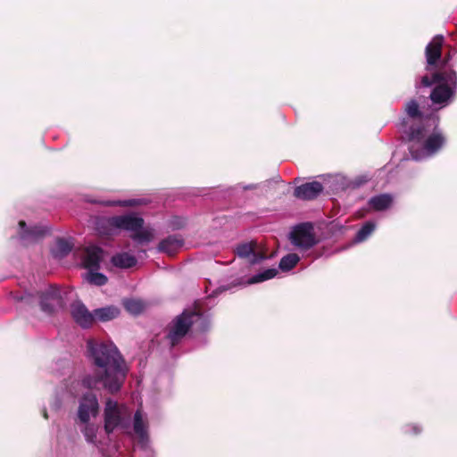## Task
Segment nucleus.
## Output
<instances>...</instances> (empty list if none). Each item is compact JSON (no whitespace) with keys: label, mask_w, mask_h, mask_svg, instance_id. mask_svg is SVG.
<instances>
[{"label":"nucleus","mask_w":457,"mask_h":457,"mask_svg":"<svg viewBox=\"0 0 457 457\" xmlns=\"http://www.w3.org/2000/svg\"><path fill=\"white\" fill-rule=\"evenodd\" d=\"M392 204L393 196L390 194H380L369 200L370 207L378 212L388 209Z\"/></svg>","instance_id":"nucleus-18"},{"label":"nucleus","mask_w":457,"mask_h":457,"mask_svg":"<svg viewBox=\"0 0 457 457\" xmlns=\"http://www.w3.org/2000/svg\"><path fill=\"white\" fill-rule=\"evenodd\" d=\"M140 204V200L137 199H131V200H125V201H107L104 202V204L106 206H136Z\"/></svg>","instance_id":"nucleus-31"},{"label":"nucleus","mask_w":457,"mask_h":457,"mask_svg":"<svg viewBox=\"0 0 457 457\" xmlns=\"http://www.w3.org/2000/svg\"><path fill=\"white\" fill-rule=\"evenodd\" d=\"M71 313L75 322L84 328H90L95 323L94 312H90L79 301L71 305Z\"/></svg>","instance_id":"nucleus-8"},{"label":"nucleus","mask_w":457,"mask_h":457,"mask_svg":"<svg viewBox=\"0 0 457 457\" xmlns=\"http://www.w3.org/2000/svg\"><path fill=\"white\" fill-rule=\"evenodd\" d=\"M402 126L403 127H406L407 126V120H405V118L403 119Z\"/></svg>","instance_id":"nucleus-38"},{"label":"nucleus","mask_w":457,"mask_h":457,"mask_svg":"<svg viewBox=\"0 0 457 457\" xmlns=\"http://www.w3.org/2000/svg\"><path fill=\"white\" fill-rule=\"evenodd\" d=\"M34 297V295H21L19 300L21 302H25L27 303H32V298Z\"/></svg>","instance_id":"nucleus-36"},{"label":"nucleus","mask_w":457,"mask_h":457,"mask_svg":"<svg viewBox=\"0 0 457 457\" xmlns=\"http://www.w3.org/2000/svg\"><path fill=\"white\" fill-rule=\"evenodd\" d=\"M84 436L88 442L93 443L96 438V428L93 425L87 424L84 428Z\"/></svg>","instance_id":"nucleus-32"},{"label":"nucleus","mask_w":457,"mask_h":457,"mask_svg":"<svg viewBox=\"0 0 457 457\" xmlns=\"http://www.w3.org/2000/svg\"><path fill=\"white\" fill-rule=\"evenodd\" d=\"M277 274H278L277 269H274V268L267 269L264 271L260 272V273L251 277L248 279L247 283L248 284H256V283L263 282L265 280L273 278Z\"/></svg>","instance_id":"nucleus-25"},{"label":"nucleus","mask_w":457,"mask_h":457,"mask_svg":"<svg viewBox=\"0 0 457 457\" xmlns=\"http://www.w3.org/2000/svg\"><path fill=\"white\" fill-rule=\"evenodd\" d=\"M403 111L407 118L413 120H421L424 114L420 108L419 103L415 99L407 101L404 104Z\"/></svg>","instance_id":"nucleus-21"},{"label":"nucleus","mask_w":457,"mask_h":457,"mask_svg":"<svg viewBox=\"0 0 457 457\" xmlns=\"http://www.w3.org/2000/svg\"><path fill=\"white\" fill-rule=\"evenodd\" d=\"M445 142V138L442 134L433 133L424 141L423 147L428 153L434 154L443 146Z\"/></svg>","instance_id":"nucleus-20"},{"label":"nucleus","mask_w":457,"mask_h":457,"mask_svg":"<svg viewBox=\"0 0 457 457\" xmlns=\"http://www.w3.org/2000/svg\"><path fill=\"white\" fill-rule=\"evenodd\" d=\"M202 313L193 309H186L176 316L167 327L166 339L171 347L178 345L190 331Z\"/></svg>","instance_id":"nucleus-2"},{"label":"nucleus","mask_w":457,"mask_h":457,"mask_svg":"<svg viewBox=\"0 0 457 457\" xmlns=\"http://www.w3.org/2000/svg\"><path fill=\"white\" fill-rule=\"evenodd\" d=\"M230 288H231V286H222V287H220L216 288L212 292V296H217L219 294H220V293H222L224 291H227V290L230 289Z\"/></svg>","instance_id":"nucleus-35"},{"label":"nucleus","mask_w":457,"mask_h":457,"mask_svg":"<svg viewBox=\"0 0 457 457\" xmlns=\"http://www.w3.org/2000/svg\"><path fill=\"white\" fill-rule=\"evenodd\" d=\"M99 411L97 397L92 392L83 395L78 411V416L82 423L87 424L90 420V415L96 417Z\"/></svg>","instance_id":"nucleus-5"},{"label":"nucleus","mask_w":457,"mask_h":457,"mask_svg":"<svg viewBox=\"0 0 457 457\" xmlns=\"http://www.w3.org/2000/svg\"><path fill=\"white\" fill-rule=\"evenodd\" d=\"M87 280L90 284L96 286H104L107 283V277L103 273L94 272L90 270L87 274Z\"/></svg>","instance_id":"nucleus-30"},{"label":"nucleus","mask_w":457,"mask_h":457,"mask_svg":"<svg viewBox=\"0 0 457 457\" xmlns=\"http://www.w3.org/2000/svg\"><path fill=\"white\" fill-rule=\"evenodd\" d=\"M184 239L179 235H170L161 240L158 245V251L169 255L175 254L183 246Z\"/></svg>","instance_id":"nucleus-14"},{"label":"nucleus","mask_w":457,"mask_h":457,"mask_svg":"<svg viewBox=\"0 0 457 457\" xmlns=\"http://www.w3.org/2000/svg\"><path fill=\"white\" fill-rule=\"evenodd\" d=\"M323 189L322 184L319 181L306 182L294 189V196L302 200H313Z\"/></svg>","instance_id":"nucleus-9"},{"label":"nucleus","mask_w":457,"mask_h":457,"mask_svg":"<svg viewBox=\"0 0 457 457\" xmlns=\"http://www.w3.org/2000/svg\"><path fill=\"white\" fill-rule=\"evenodd\" d=\"M121 415L117 402L108 399L104 408V430L113 432L121 423Z\"/></svg>","instance_id":"nucleus-7"},{"label":"nucleus","mask_w":457,"mask_h":457,"mask_svg":"<svg viewBox=\"0 0 457 457\" xmlns=\"http://www.w3.org/2000/svg\"><path fill=\"white\" fill-rule=\"evenodd\" d=\"M450 57H451L450 54L445 56L444 61H443L444 64L447 63V62L450 60Z\"/></svg>","instance_id":"nucleus-37"},{"label":"nucleus","mask_w":457,"mask_h":457,"mask_svg":"<svg viewBox=\"0 0 457 457\" xmlns=\"http://www.w3.org/2000/svg\"><path fill=\"white\" fill-rule=\"evenodd\" d=\"M134 431L140 437H144L146 435V429L140 410H137L134 415Z\"/></svg>","instance_id":"nucleus-28"},{"label":"nucleus","mask_w":457,"mask_h":457,"mask_svg":"<svg viewBox=\"0 0 457 457\" xmlns=\"http://www.w3.org/2000/svg\"><path fill=\"white\" fill-rule=\"evenodd\" d=\"M72 250V245L64 238H58L55 246L53 248V255L56 258H63Z\"/></svg>","instance_id":"nucleus-23"},{"label":"nucleus","mask_w":457,"mask_h":457,"mask_svg":"<svg viewBox=\"0 0 457 457\" xmlns=\"http://www.w3.org/2000/svg\"><path fill=\"white\" fill-rule=\"evenodd\" d=\"M300 258L296 253H288L281 258L279 269L283 271L291 270L299 262Z\"/></svg>","instance_id":"nucleus-24"},{"label":"nucleus","mask_w":457,"mask_h":457,"mask_svg":"<svg viewBox=\"0 0 457 457\" xmlns=\"http://www.w3.org/2000/svg\"><path fill=\"white\" fill-rule=\"evenodd\" d=\"M105 222L110 228L130 232L143 228L145 225L144 219L132 212L109 217Z\"/></svg>","instance_id":"nucleus-3"},{"label":"nucleus","mask_w":457,"mask_h":457,"mask_svg":"<svg viewBox=\"0 0 457 457\" xmlns=\"http://www.w3.org/2000/svg\"><path fill=\"white\" fill-rule=\"evenodd\" d=\"M88 357L95 365L94 375L83 378L87 388H97L98 384L114 394L121 388L127 375L124 359L116 345L95 339L87 342Z\"/></svg>","instance_id":"nucleus-1"},{"label":"nucleus","mask_w":457,"mask_h":457,"mask_svg":"<svg viewBox=\"0 0 457 457\" xmlns=\"http://www.w3.org/2000/svg\"><path fill=\"white\" fill-rule=\"evenodd\" d=\"M120 315L118 307L110 305L94 310L95 321L107 322Z\"/></svg>","instance_id":"nucleus-17"},{"label":"nucleus","mask_w":457,"mask_h":457,"mask_svg":"<svg viewBox=\"0 0 457 457\" xmlns=\"http://www.w3.org/2000/svg\"><path fill=\"white\" fill-rule=\"evenodd\" d=\"M111 262L117 268L129 269L137 264V259L128 253H120L114 254L111 259Z\"/></svg>","instance_id":"nucleus-19"},{"label":"nucleus","mask_w":457,"mask_h":457,"mask_svg":"<svg viewBox=\"0 0 457 457\" xmlns=\"http://www.w3.org/2000/svg\"><path fill=\"white\" fill-rule=\"evenodd\" d=\"M103 250L98 246L87 247L83 256V266L89 270H96L100 267Z\"/></svg>","instance_id":"nucleus-15"},{"label":"nucleus","mask_w":457,"mask_h":457,"mask_svg":"<svg viewBox=\"0 0 457 457\" xmlns=\"http://www.w3.org/2000/svg\"><path fill=\"white\" fill-rule=\"evenodd\" d=\"M368 180L367 179L365 178H362V177H360V178H356L353 182V187H361V185H363L364 183H366Z\"/></svg>","instance_id":"nucleus-34"},{"label":"nucleus","mask_w":457,"mask_h":457,"mask_svg":"<svg viewBox=\"0 0 457 457\" xmlns=\"http://www.w3.org/2000/svg\"><path fill=\"white\" fill-rule=\"evenodd\" d=\"M44 417H45L46 419H47V418H48V415H47L46 411H44Z\"/></svg>","instance_id":"nucleus-39"},{"label":"nucleus","mask_w":457,"mask_h":457,"mask_svg":"<svg viewBox=\"0 0 457 457\" xmlns=\"http://www.w3.org/2000/svg\"><path fill=\"white\" fill-rule=\"evenodd\" d=\"M456 86L446 82H439L430 93V99L434 104H445L454 94Z\"/></svg>","instance_id":"nucleus-12"},{"label":"nucleus","mask_w":457,"mask_h":457,"mask_svg":"<svg viewBox=\"0 0 457 457\" xmlns=\"http://www.w3.org/2000/svg\"><path fill=\"white\" fill-rule=\"evenodd\" d=\"M375 230V224L371 221L366 222L357 232L356 240L362 242L366 240Z\"/></svg>","instance_id":"nucleus-29"},{"label":"nucleus","mask_w":457,"mask_h":457,"mask_svg":"<svg viewBox=\"0 0 457 457\" xmlns=\"http://www.w3.org/2000/svg\"><path fill=\"white\" fill-rule=\"evenodd\" d=\"M446 82L451 85H457V74L453 70H443L433 73L432 77L429 78L425 75L421 78V84L424 87H430L434 83Z\"/></svg>","instance_id":"nucleus-10"},{"label":"nucleus","mask_w":457,"mask_h":457,"mask_svg":"<svg viewBox=\"0 0 457 457\" xmlns=\"http://www.w3.org/2000/svg\"><path fill=\"white\" fill-rule=\"evenodd\" d=\"M444 41L445 39L443 36L436 35L426 46L425 54L428 65L434 66L440 60Z\"/></svg>","instance_id":"nucleus-13"},{"label":"nucleus","mask_w":457,"mask_h":457,"mask_svg":"<svg viewBox=\"0 0 457 457\" xmlns=\"http://www.w3.org/2000/svg\"><path fill=\"white\" fill-rule=\"evenodd\" d=\"M130 238L137 245H145L153 241L154 232L152 229L139 228L132 232Z\"/></svg>","instance_id":"nucleus-22"},{"label":"nucleus","mask_w":457,"mask_h":457,"mask_svg":"<svg viewBox=\"0 0 457 457\" xmlns=\"http://www.w3.org/2000/svg\"><path fill=\"white\" fill-rule=\"evenodd\" d=\"M19 226L22 229L21 237L24 240L37 241L44 237L46 234V229L40 226L27 228L26 222L24 220H21L19 222Z\"/></svg>","instance_id":"nucleus-16"},{"label":"nucleus","mask_w":457,"mask_h":457,"mask_svg":"<svg viewBox=\"0 0 457 457\" xmlns=\"http://www.w3.org/2000/svg\"><path fill=\"white\" fill-rule=\"evenodd\" d=\"M125 309L132 314H139L145 309V303L139 299H127L123 302Z\"/></svg>","instance_id":"nucleus-26"},{"label":"nucleus","mask_w":457,"mask_h":457,"mask_svg":"<svg viewBox=\"0 0 457 457\" xmlns=\"http://www.w3.org/2000/svg\"><path fill=\"white\" fill-rule=\"evenodd\" d=\"M409 141L421 142L426 135L424 126L418 125L416 127L411 126L408 131H405Z\"/></svg>","instance_id":"nucleus-27"},{"label":"nucleus","mask_w":457,"mask_h":457,"mask_svg":"<svg viewBox=\"0 0 457 457\" xmlns=\"http://www.w3.org/2000/svg\"><path fill=\"white\" fill-rule=\"evenodd\" d=\"M311 223H302L295 228L291 233V242L295 246L308 250L317 244Z\"/></svg>","instance_id":"nucleus-4"},{"label":"nucleus","mask_w":457,"mask_h":457,"mask_svg":"<svg viewBox=\"0 0 457 457\" xmlns=\"http://www.w3.org/2000/svg\"><path fill=\"white\" fill-rule=\"evenodd\" d=\"M60 297V290L54 286H49L44 292H37V298L39 299L41 309L47 313L53 312V302L59 301Z\"/></svg>","instance_id":"nucleus-11"},{"label":"nucleus","mask_w":457,"mask_h":457,"mask_svg":"<svg viewBox=\"0 0 457 457\" xmlns=\"http://www.w3.org/2000/svg\"><path fill=\"white\" fill-rule=\"evenodd\" d=\"M236 253L240 258H247L253 264L258 263L267 258L266 253L259 247L257 242L254 240L238 245L236 248Z\"/></svg>","instance_id":"nucleus-6"},{"label":"nucleus","mask_w":457,"mask_h":457,"mask_svg":"<svg viewBox=\"0 0 457 457\" xmlns=\"http://www.w3.org/2000/svg\"><path fill=\"white\" fill-rule=\"evenodd\" d=\"M422 428L417 424H407L404 427V433L408 435L417 436L420 434Z\"/></svg>","instance_id":"nucleus-33"}]
</instances>
